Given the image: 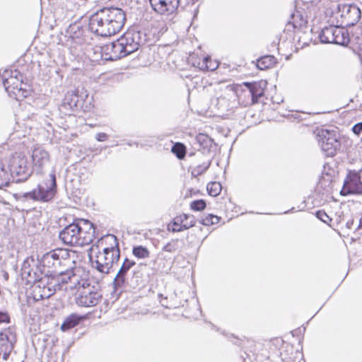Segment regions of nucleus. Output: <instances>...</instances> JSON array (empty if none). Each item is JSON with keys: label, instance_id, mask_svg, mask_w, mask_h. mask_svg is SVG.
Segmentation results:
<instances>
[{"label": "nucleus", "instance_id": "nucleus-1", "mask_svg": "<svg viewBox=\"0 0 362 362\" xmlns=\"http://www.w3.org/2000/svg\"><path fill=\"white\" fill-rule=\"evenodd\" d=\"M126 16L117 7H104L92 14L89 19V29L102 37H108L119 33L124 27Z\"/></svg>", "mask_w": 362, "mask_h": 362}, {"label": "nucleus", "instance_id": "nucleus-2", "mask_svg": "<svg viewBox=\"0 0 362 362\" xmlns=\"http://www.w3.org/2000/svg\"><path fill=\"white\" fill-rule=\"evenodd\" d=\"M95 228L87 219H77L64 227L59 234L62 242L66 245L82 247L89 245L94 238Z\"/></svg>", "mask_w": 362, "mask_h": 362}, {"label": "nucleus", "instance_id": "nucleus-3", "mask_svg": "<svg viewBox=\"0 0 362 362\" xmlns=\"http://www.w3.org/2000/svg\"><path fill=\"white\" fill-rule=\"evenodd\" d=\"M56 192V175L55 171L53 170L42 183L39 184L37 187L32 191L23 193L21 197L26 199L48 202L54 198Z\"/></svg>", "mask_w": 362, "mask_h": 362}, {"label": "nucleus", "instance_id": "nucleus-4", "mask_svg": "<svg viewBox=\"0 0 362 362\" xmlns=\"http://www.w3.org/2000/svg\"><path fill=\"white\" fill-rule=\"evenodd\" d=\"M10 175L16 182L27 180L33 173L27 157L21 153H16L9 160Z\"/></svg>", "mask_w": 362, "mask_h": 362}, {"label": "nucleus", "instance_id": "nucleus-5", "mask_svg": "<svg viewBox=\"0 0 362 362\" xmlns=\"http://www.w3.org/2000/svg\"><path fill=\"white\" fill-rule=\"evenodd\" d=\"M84 286H79L77 291L79 296L76 299L78 305L84 307L96 305L101 299L102 295L99 291V284L93 280L86 279Z\"/></svg>", "mask_w": 362, "mask_h": 362}, {"label": "nucleus", "instance_id": "nucleus-6", "mask_svg": "<svg viewBox=\"0 0 362 362\" xmlns=\"http://www.w3.org/2000/svg\"><path fill=\"white\" fill-rule=\"evenodd\" d=\"M70 250L64 248H57L42 255L41 263L47 272H58L59 269L66 266L69 262Z\"/></svg>", "mask_w": 362, "mask_h": 362}, {"label": "nucleus", "instance_id": "nucleus-7", "mask_svg": "<svg viewBox=\"0 0 362 362\" xmlns=\"http://www.w3.org/2000/svg\"><path fill=\"white\" fill-rule=\"evenodd\" d=\"M76 272L78 270L58 271L57 273L59 275L54 286V290H77L79 286H84L85 284H87L86 278H82Z\"/></svg>", "mask_w": 362, "mask_h": 362}, {"label": "nucleus", "instance_id": "nucleus-8", "mask_svg": "<svg viewBox=\"0 0 362 362\" xmlns=\"http://www.w3.org/2000/svg\"><path fill=\"white\" fill-rule=\"evenodd\" d=\"M317 138L321 149L327 156H334L340 148L339 134L334 130L322 129L318 131Z\"/></svg>", "mask_w": 362, "mask_h": 362}, {"label": "nucleus", "instance_id": "nucleus-9", "mask_svg": "<svg viewBox=\"0 0 362 362\" xmlns=\"http://www.w3.org/2000/svg\"><path fill=\"white\" fill-rule=\"evenodd\" d=\"M319 38L322 43L340 45H345L349 42L348 32L341 25L323 28L319 35Z\"/></svg>", "mask_w": 362, "mask_h": 362}, {"label": "nucleus", "instance_id": "nucleus-10", "mask_svg": "<svg viewBox=\"0 0 362 362\" xmlns=\"http://www.w3.org/2000/svg\"><path fill=\"white\" fill-rule=\"evenodd\" d=\"M119 253L107 252L98 250L95 256H90L92 267L102 274H109L114 264L117 263L119 259Z\"/></svg>", "mask_w": 362, "mask_h": 362}, {"label": "nucleus", "instance_id": "nucleus-11", "mask_svg": "<svg viewBox=\"0 0 362 362\" xmlns=\"http://www.w3.org/2000/svg\"><path fill=\"white\" fill-rule=\"evenodd\" d=\"M337 15L341 17V25L343 27H349L358 22L361 17V11L355 4H339Z\"/></svg>", "mask_w": 362, "mask_h": 362}, {"label": "nucleus", "instance_id": "nucleus-12", "mask_svg": "<svg viewBox=\"0 0 362 362\" xmlns=\"http://www.w3.org/2000/svg\"><path fill=\"white\" fill-rule=\"evenodd\" d=\"M342 192L345 194H362V168L358 170H349Z\"/></svg>", "mask_w": 362, "mask_h": 362}, {"label": "nucleus", "instance_id": "nucleus-13", "mask_svg": "<svg viewBox=\"0 0 362 362\" xmlns=\"http://www.w3.org/2000/svg\"><path fill=\"white\" fill-rule=\"evenodd\" d=\"M31 158L33 161L32 168L37 174L42 173L43 168L49 164L50 160L49 152L40 145L33 147Z\"/></svg>", "mask_w": 362, "mask_h": 362}, {"label": "nucleus", "instance_id": "nucleus-14", "mask_svg": "<svg viewBox=\"0 0 362 362\" xmlns=\"http://www.w3.org/2000/svg\"><path fill=\"white\" fill-rule=\"evenodd\" d=\"M3 83L7 92L16 94L17 92L23 90V76L16 70L10 72L6 71Z\"/></svg>", "mask_w": 362, "mask_h": 362}, {"label": "nucleus", "instance_id": "nucleus-15", "mask_svg": "<svg viewBox=\"0 0 362 362\" xmlns=\"http://www.w3.org/2000/svg\"><path fill=\"white\" fill-rule=\"evenodd\" d=\"M124 45L125 57L136 51L143 43L139 32L128 33L119 38Z\"/></svg>", "mask_w": 362, "mask_h": 362}, {"label": "nucleus", "instance_id": "nucleus-16", "mask_svg": "<svg viewBox=\"0 0 362 362\" xmlns=\"http://www.w3.org/2000/svg\"><path fill=\"white\" fill-rule=\"evenodd\" d=\"M16 341V335L10 327L0 332L1 351L3 352V359L7 360Z\"/></svg>", "mask_w": 362, "mask_h": 362}, {"label": "nucleus", "instance_id": "nucleus-17", "mask_svg": "<svg viewBox=\"0 0 362 362\" xmlns=\"http://www.w3.org/2000/svg\"><path fill=\"white\" fill-rule=\"evenodd\" d=\"M150 3L156 13L170 15L177 10L180 0H150Z\"/></svg>", "mask_w": 362, "mask_h": 362}, {"label": "nucleus", "instance_id": "nucleus-18", "mask_svg": "<svg viewBox=\"0 0 362 362\" xmlns=\"http://www.w3.org/2000/svg\"><path fill=\"white\" fill-rule=\"evenodd\" d=\"M95 247L100 251L107 252H113L115 250L116 253H119V248L118 245V240L115 235L112 234H107L98 240Z\"/></svg>", "mask_w": 362, "mask_h": 362}, {"label": "nucleus", "instance_id": "nucleus-19", "mask_svg": "<svg viewBox=\"0 0 362 362\" xmlns=\"http://www.w3.org/2000/svg\"><path fill=\"white\" fill-rule=\"evenodd\" d=\"M123 46L122 42L118 39L116 41L105 45L102 47V50L107 56L106 57L107 59L114 61L125 57Z\"/></svg>", "mask_w": 362, "mask_h": 362}, {"label": "nucleus", "instance_id": "nucleus-20", "mask_svg": "<svg viewBox=\"0 0 362 362\" xmlns=\"http://www.w3.org/2000/svg\"><path fill=\"white\" fill-rule=\"evenodd\" d=\"M134 260L125 258L116 276L114 279V285L115 288L122 287L126 281V275L129 270L135 265Z\"/></svg>", "mask_w": 362, "mask_h": 362}, {"label": "nucleus", "instance_id": "nucleus-21", "mask_svg": "<svg viewBox=\"0 0 362 362\" xmlns=\"http://www.w3.org/2000/svg\"><path fill=\"white\" fill-rule=\"evenodd\" d=\"M307 23V19L303 17L302 13L299 11H296L291 15V21L286 25V29L290 30V28H293L295 30H300L305 28Z\"/></svg>", "mask_w": 362, "mask_h": 362}, {"label": "nucleus", "instance_id": "nucleus-22", "mask_svg": "<svg viewBox=\"0 0 362 362\" xmlns=\"http://www.w3.org/2000/svg\"><path fill=\"white\" fill-rule=\"evenodd\" d=\"M245 86L248 88L252 96L253 103H257L258 99L261 98L264 93V87L262 82L245 83Z\"/></svg>", "mask_w": 362, "mask_h": 362}, {"label": "nucleus", "instance_id": "nucleus-23", "mask_svg": "<svg viewBox=\"0 0 362 362\" xmlns=\"http://www.w3.org/2000/svg\"><path fill=\"white\" fill-rule=\"evenodd\" d=\"M196 141L204 151L210 152L216 148L214 140L205 134H199Z\"/></svg>", "mask_w": 362, "mask_h": 362}, {"label": "nucleus", "instance_id": "nucleus-24", "mask_svg": "<svg viewBox=\"0 0 362 362\" xmlns=\"http://www.w3.org/2000/svg\"><path fill=\"white\" fill-rule=\"evenodd\" d=\"M179 218L180 220V226L178 228H173V231L174 232L187 230L195 225V219L192 215L182 214Z\"/></svg>", "mask_w": 362, "mask_h": 362}, {"label": "nucleus", "instance_id": "nucleus-25", "mask_svg": "<svg viewBox=\"0 0 362 362\" xmlns=\"http://www.w3.org/2000/svg\"><path fill=\"white\" fill-rule=\"evenodd\" d=\"M276 63V58L272 55H266L260 57L257 62V66L260 70H265L272 67Z\"/></svg>", "mask_w": 362, "mask_h": 362}, {"label": "nucleus", "instance_id": "nucleus-26", "mask_svg": "<svg viewBox=\"0 0 362 362\" xmlns=\"http://www.w3.org/2000/svg\"><path fill=\"white\" fill-rule=\"evenodd\" d=\"M81 319L82 318L76 314L70 315L64 320V322L61 325L62 330L65 332L74 327L80 322Z\"/></svg>", "mask_w": 362, "mask_h": 362}, {"label": "nucleus", "instance_id": "nucleus-27", "mask_svg": "<svg viewBox=\"0 0 362 362\" xmlns=\"http://www.w3.org/2000/svg\"><path fill=\"white\" fill-rule=\"evenodd\" d=\"M211 165V160L207 159L206 160L203 161L201 164H197L196 165L191 167L192 168V175L193 177H198L203 174L205 171L208 170V168Z\"/></svg>", "mask_w": 362, "mask_h": 362}, {"label": "nucleus", "instance_id": "nucleus-28", "mask_svg": "<svg viewBox=\"0 0 362 362\" xmlns=\"http://www.w3.org/2000/svg\"><path fill=\"white\" fill-rule=\"evenodd\" d=\"M199 67L202 70L214 71L218 67V64L216 62H213L210 57H206L199 63Z\"/></svg>", "mask_w": 362, "mask_h": 362}, {"label": "nucleus", "instance_id": "nucleus-29", "mask_svg": "<svg viewBox=\"0 0 362 362\" xmlns=\"http://www.w3.org/2000/svg\"><path fill=\"white\" fill-rule=\"evenodd\" d=\"M79 102V97L75 91L68 92L64 98V104L69 105L70 108L77 107Z\"/></svg>", "mask_w": 362, "mask_h": 362}, {"label": "nucleus", "instance_id": "nucleus-30", "mask_svg": "<svg viewBox=\"0 0 362 362\" xmlns=\"http://www.w3.org/2000/svg\"><path fill=\"white\" fill-rule=\"evenodd\" d=\"M10 177V173H8L5 166L0 163V189L8 185Z\"/></svg>", "mask_w": 362, "mask_h": 362}, {"label": "nucleus", "instance_id": "nucleus-31", "mask_svg": "<svg viewBox=\"0 0 362 362\" xmlns=\"http://www.w3.org/2000/svg\"><path fill=\"white\" fill-rule=\"evenodd\" d=\"M132 254L139 259H146L149 257V250L142 245L135 246L132 249Z\"/></svg>", "mask_w": 362, "mask_h": 362}, {"label": "nucleus", "instance_id": "nucleus-32", "mask_svg": "<svg viewBox=\"0 0 362 362\" xmlns=\"http://www.w3.org/2000/svg\"><path fill=\"white\" fill-rule=\"evenodd\" d=\"M206 189L209 195L216 197L221 192L222 187L218 182H211L207 185Z\"/></svg>", "mask_w": 362, "mask_h": 362}, {"label": "nucleus", "instance_id": "nucleus-33", "mask_svg": "<svg viewBox=\"0 0 362 362\" xmlns=\"http://www.w3.org/2000/svg\"><path fill=\"white\" fill-rule=\"evenodd\" d=\"M171 151L177 157V158L182 159L186 153V148L182 143H176L173 146Z\"/></svg>", "mask_w": 362, "mask_h": 362}, {"label": "nucleus", "instance_id": "nucleus-34", "mask_svg": "<svg viewBox=\"0 0 362 362\" xmlns=\"http://www.w3.org/2000/svg\"><path fill=\"white\" fill-rule=\"evenodd\" d=\"M219 221L220 218L218 216L209 214L202 218L200 223L204 226H211L218 223Z\"/></svg>", "mask_w": 362, "mask_h": 362}, {"label": "nucleus", "instance_id": "nucleus-35", "mask_svg": "<svg viewBox=\"0 0 362 362\" xmlns=\"http://www.w3.org/2000/svg\"><path fill=\"white\" fill-rule=\"evenodd\" d=\"M178 249V240H172L163 247V251L168 252H175Z\"/></svg>", "mask_w": 362, "mask_h": 362}, {"label": "nucleus", "instance_id": "nucleus-36", "mask_svg": "<svg viewBox=\"0 0 362 362\" xmlns=\"http://www.w3.org/2000/svg\"><path fill=\"white\" fill-rule=\"evenodd\" d=\"M190 207L194 211H202L205 209L206 202L203 199L195 200L191 203Z\"/></svg>", "mask_w": 362, "mask_h": 362}, {"label": "nucleus", "instance_id": "nucleus-37", "mask_svg": "<svg viewBox=\"0 0 362 362\" xmlns=\"http://www.w3.org/2000/svg\"><path fill=\"white\" fill-rule=\"evenodd\" d=\"M22 276L23 278L28 279V281H35L37 280L36 273L34 271H33V269L30 268L27 270H25V269H23Z\"/></svg>", "mask_w": 362, "mask_h": 362}, {"label": "nucleus", "instance_id": "nucleus-38", "mask_svg": "<svg viewBox=\"0 0 362 362\" xmlns=\"http://www.w3.org/2000/svg\"><path fill=\"white\" fill-rule=\"evenodd\" d=\"M315 215L317 218L328 225L332 221V218L324 211L319 210L316 212Z\"/></svg>", "mask_w": 362, "mask_h": 362}, {"label": "nucleus", "instance_id": "nucleus-39", "mask_svg": "<svg viewBox=\"0 0 362 362\" xmlns=\"http://www.w3.org/2000/svg\"><path fill=\"white\" fill-rule=\"evenodd\" d=\"M352 132L357 136H359L362 133V122L356 123L352 127Z\"/></svg>", "mask_w": 362, "mask_h": 362}, {"label": "nucleus", "instance_id": "nucleus-40", "mask_svg": "<svg viewBox=\"0 0 362 362\" xmlns=\"http://www.w3.org/2000/svg\"><path fill=\"white\" fill-rule=\"evenodd\" d=\"M108 138V136L107 134L103 132L98 133L95 136V139L98 141H106Z\"/></svg>", "mask_w": 362, "mask_h": 362}, {"label": "nucleus", "instance_id": "nucleus-41", "mask_svg": "<svg viewBox=\"0 0 362 362\" xmlns=\"http://www.w3.org/2000/svg\"><path fill=\"white\" fill-rule=\"evenodd\" d=\"M23 269H25V270L30 269V264L28 259H26L23 262L21 270L23 271Z\"/></svg>", "mask_w": 362, "mask_h": 362}, {"label": "nucleus", "instance_id": "nucleus-42", "mask_svg": "<svg viewBox=\"0 0 362 362\" xmlns=\"http://www.w3.org/2000/svg\"><path fill=\"white\" fill-rule=\"evenodd\" d=\"M173 226H175V228H180V220L179 217H177V218L175 219V221H174V222H173Z\"/></svg>", "mask_w": 362, "mask_h": 362}, {"label": "nucleus", "instance_id": "nucleus-43", "mask_svg": "<svg viewBox=\"0 0 362 362\" xmlns=\"http://www.w3.org/2000/svg\"><path fill=\"white\" fill-rule=\"evenodd\" d=\"M354 224V220H350L349 221L346 222V227L349 229L351 228L352 226Z\"/></svg>", "mask_w": 362, "mask_h": 362}, {"label": "nucleus", "instance_id": "nucleus-44", "mask_svg": "<svg viewBox=\"0 0 362 362\" xmlns=\"http://www.w3.org/2000/svg\"><path fill=\"white\" fill-rule=\"evenodd\" d=\"M358 230H362V217L361 218L359 221V224L357 228Z\"/></svg>", "mask_w": 362, "mask_h": 362}, {"label": "nucleus", "instance_id": "nucleus-45", "mask_svg": "<svg viewBox=\"0 0 362 362\" xmlns=\"http://www.w3.org/2000/svg\"><path fill=\"white\" fill-rule=\"evenodd\" d=\"M4 317H5L4 315L0 316V322H2L4 321Z\"/></svg>", "mask_w": 362, "mask_h": 362}, {"label": "nucleus", "instance_id": "nucleus-46", "mask_svg": "<svg viewBox=\"0 0 362 362\" xmlns=\"http://www.w3.org/2000/svg\"><path fill=\"white\" fill-rule=\"evenodd\" d=\"M7 277H8V274H6L4 276V278H7Z\"/></svg>", "mask_w": 362, "mask_h": 362}, {"label": "nucleus", "instance_id": "nucleus-47", "mask_svg": "<svg viewBox=\"0 0 362 362\" xmlns=\"http://www.w3.org/2000/svg\"><path fill=\"white\" fill-rule=\"evenodd\" d=\"M7 277H8V274H6L4 276V278H7Z\"/></svg>", "mask_w": 362, "mask_h": 362}, {"label": "nucleus", "instance_id": "nucleus-48", "mask_svg": "<svg viewBox=\"0 0 362 362\" xmlns=\"http://www.w3.org/2000/svg\"><path fill=\"white\" fill-rule=\"evenodd\" d=\"M290 211H286L284 214H288Z\"/></svg>", "mask_w": 362, "mask_h": 362}, {"label": "nucleus", "instance_id": "nucleus-49", "mask_svg": "<svg viewBox=\"0 0 362 362\" xmlns=\"http://www.w3.org/2000/svg\"><path fill=\"white\" fill-rule=\"evenodd\" d=\"M128 145H129V146H132V143H128Z\"/></svg>", "mask_w": 362, "mask_h": 362}]
</instances>
